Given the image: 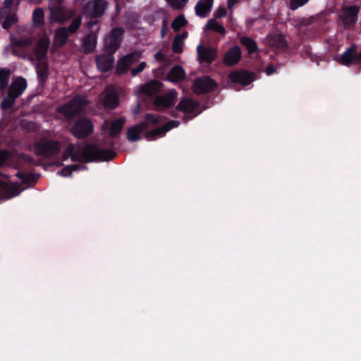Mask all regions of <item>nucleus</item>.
<instances>
[{"mask_svg": "<svg viewBox=\"0 0 361 361\" xmlns=\"http://www.w3.org/2000/svg\"><path fill=\"white\" fill-rule=\"evenodd\" d=\"M60 149V144L54 140L41 139L34 146V152L37 155L49 157L56 153Z\"/></svg>", "mask_w": 361, "mask_h": 361, "instance_id": "5", "label": "nucleus"}, {"mask_svg": "<svg viewBox=\"0 0 361 361\" xmlns=\"http://www.w3.org/2000/svg\"><path fill=\"white\" fill-rule=\"evenodd\" d=\"M78 154L72 157L73 160L85 161H109L115 157V152L102 149L98 147L87 145L78 149Z\"/></svg>", "mask_w": 361, "mask_h": 361, "instance_id": "1", "label": "nucleus"}, {"mask_svg": "<svg viewBox=\"0 0 361 361\" xmlns=\"http://www.w3.org/2000/svg\"><path fill=\"white\" fill-rule=\"evenodd\" d=\"M124 30L121 27L113 29L104 38V46L111 53L115 52L121 45Z\"/></svg>", "mask_w": 361, "mask_h": 361, "instance_id": "6", "label": "nucleus"}, {"mask_svg": "<svg viewBox=\"0 0 361 361\" xmlns=\"http://www.w3.org/2000/svg\"><path fill=\"white\" fill-rule=\"evenodd\" d=\"M102 99L104 104L109 108H115L118 104V94L116 90L111 87L106 88Z\"/></svg>", "mask_w": 361, "mask_h": 361, "instance_id": "20", "label": "nucleus"}, {"mask_svg": "<svg viewBox=\"0 0 361 361\" xmlns=\"http://www.w3.org/2000/svg\"><path fill=\"white\" fill-rule=\"evenodd\" d=\"M106 8V4L103 0H93L90 1L85 8V13L90 18L101 16Z\"/></svg>", "mask_w": 361, "mask_h": 361, "instance_id": "11", "label": "nucleus"}, {"mask_svg": "<svg viewBox=\"0 0 361 361\" xmlns=\"http://www.w3.org/2000/svg\"><path fill=\"white\" fill-rule=\"evenodd\" d=\"M170 5L176 8H182L188 2V0H166Z\"/></svg>", "mask_w": 361, "mask_h": 361, "instance_id": "42", "label": "nucleus"}, {"mask_svg": "<svg viewBox=\"0 0 361 361\" xmlns=\"http://www.w3.org/2000/svg\"><path fill=\"white\" fill-rule=\"evenodd\" d=\"M198 103L190 99H183L178 106V110L184 114V119L187 121L192 119L199 114L197 111Z\"/></svg>", "mask_w": 361, "mask_h": 361, "instance_id": "8", "label": "nucleus"}, {"mask_svg": "<svg viewBox=\"0 0 361 361\" xmlns=\"http://www.w3.org/2000/svg\"><path fill=\"white\" fill-rule=\"evenodd\" d=\"M10 74L11 73L8 70H0V88L2 91L4 90L8 85Z\"/></svg>", "mask_w": 361, "mask_h": 361, "instance_id": "36", "label": "nucleus"}, {"mask_svg": "<svg viewBox=\"0 0 361 361\" xmlns=\"http://www.w3.org/2000/svg\"><path fill=\"white\" fill-rule=\"evenodd\" d=\"M359 58L361 59V52L359 54Z\"/></svg>", "mask_w": 361, "mask_h": 361, "instance_id": "56", "label": "nucleus"}, {"mask_svg": "<svg viewBox=\"0 0 361 361\" xmlns=\"http://www.w3.org/2000/svg\"><path fill=\"white\" fill-rule=\"evenodd\" d=\"M198 57L200 60L205 62L212 61L216 56V51L214 48L204 47L198 45L197 47Z\"/></svg>", "mask_w": 361, "mask_h": 361, "instance_id": "22", "label": "nucleus"}, {"mask_svg": "<svg viewBox=\"0 0 361 361\" xmlns=\"http://www.w3.org/2000/svg\"><path fill=\"white\" fill-rule=\"evenodd\" d=\"M226 15V10L223 6H219L214 12V16L216 18H222Z\"/></svg>", "mask_w": 361, "mask_h": 361, "instance_id": "46", "label": "nucleus"}, {"mask_svg": "<svg viewBox=\"0 0 361 361\" xmlns=\"http://www.w3.org/2000/svg\"><path fill=\"white\" fill-rule=\"evenodd\" d=\"M16 97H14L11 95H10V93L8 92V96L4 99L1 103V106L3 109H8L10 108L13 104L14 103V100Z\"/></svg>", "mask_w": 361, "mask_h": 361, "instance_id": "40", "label": "nucleus"}, {"mask_svg": "<svg viewBox=\"0 0 361 361\" xmlns=\"http://www.w3.org/2000/svg\"><path fill=\"white\" fill-rule=\"evenodd\" d=\"M238 0H227V6L230 10H232L233 6L237 4Z\"/></svg>", "mask_w": 361, "mask_h": 361, "instance_id": "48", "label": "nucleus"}, {"mask_svg": "<svg viewBox=\"0 0 361 361\" xmlns=\"http://www.w3.org/2000/svg\"><path fill=\"white\" fill-rule=\"evenodd\" d=\"M142 56L140 51H134L130 53L121 59L117 62L116 72L118 73H126L130 68L135 64Z\"/></svg>", "mask_w": 361, "mask_h": 361, "instance_id": "7", "label": "nucleus"}, {"mask_svg": "<svg viewBox=\"0 0 361 361\" xmlns=\"http://www.w3.org/2000/svg\"><path fill=\"white\" fill-rule=\"evenodd\" d=\"M68 39V32L65 28H60L56 32L54 45L62 46Z\"/></svg>", "mask_w": 361, "mask_h": 361, "instance_id": "31", "label": "nucleus"}, {"mask_svg": "<svg viewBox=\"0 0 361 361\" xmlns=\"http://www.w3.org/2000/svg\"><path fill=\"white\" fill-rule=\"evenodd\" d=\"M162 57H163L162 54H161V53H159H159H157V54H155V58H156V59H157V60H161V59H162Z\"/></svg>", "mask_w": 361, "mask_h": 361, "instance_id": "51", "label": "nucleus"}, {"mask_svg": "<svg viewBox=\"0 0 361 361\" xmlns=\"http://www.w3.org/2000/svg\"><path fill=\"white\" fill-rule=\"evenodd\" d=\"M93 126L87 119L79 120L72 128V133L78 137H85L92 130Z\"/></svg>", "mask_w": 361, "mask_h": 361, "instance_id": "14", "label": "nucleus"}, {"mask_svg": "<svg viewBox=\"0 0 361 361\" xmlns=\"http://www.w3.org/2000/svg\"><path fill=\"white\" fill-rule=\"evenodd\" d=\"M309 0H290V8L292 10H295L299 7L305 5L307 3Z\"/></svg>", "mask_w": 361, "mask_h": 361, "instance_id": "43", "label": "nucleus"}, {"mask_svg": "<svg viewBox=\"0 0 361 361\" xmlns=\"http://www.w3.org/2000/svg\"><path fill=\"white\" fill-rule=\"evenodd\" d=\"M13 0H5L4 1V4L6 8L11 7L13 5Z\"/></svg>", "mask_w": 361, "mask_h": 361, "instance_id": "50", "label": "nucleus"}, {"mask_svg": "<svg viewBox=\"0 0 361 361\" xmlns=\"http://www.w3.org/2000/svg\"><path fill=\"white\" fill-rule=\"evenodd\" d=\"M161 87V85L159 81L152 80L145 85L137 87L136 89V94L139 99L145 100L147 97L159 91Z\"/></svg>", "mask_w": 361, "mask_h": 361, "instance_id": "10", "label": "nucleus"}, {"mask_svg": "<svg viewBox=\"0 0 361 361\" xmlns=\"http://www.w3.org/2000/svg\"><path fill=\"white\" fill-rule=\"evenodd\" d=\"M113 53L109 55H100L97 59V64L98 68L103 72L107 71L109 70L114 62V59L112 55Z\"/></svg>", "mask_w": 361, "mask_h": 361, "instance_id": "24", "label": "nucleus"}, {"mask_svg": "<svg viewBox=\"0 0 361 361\" xmlns=\"http://www.w3.org/2000/svg\"><path fill=\"white\" fill-rule=\"evenodd\" d=\"M184 75L185 72L183 69L180 66H176L171 68L167 75V79L169 81L174 82L183 79Z\"/></svg>", "mask_w": 361, "mask_h": 361, "instance_id": "27", "label": "nucleus"}, {"mask_svg": "<svg viewBox=\"0 0 361 361\" xmlns=\"http://www.w3.org/2000/svg\"><path fill=\"white\" fill-rule=\"evenodd\" d=\"M81 169H85V166L82 164L81 165L74 164V165L68 166L65 167L61 171H58L57 174L59 176H61L68 177L71 174V173L73 171L81 170Z\"/></svg>", "mask_w": 361, "mask_h": 361, "instance_id": "32", "label": "nucleus"}, {"mask_svg": "<svg viewBox=\"0 0 361 361\" xmlns=\"http://www.w3.org/2000/svg\"><path fill=\"white\" fill-rule=\"evenodd\" d=\"M147 66L145 61L140 62L135 68L130 70V73L133 76H136L138 73H141Z\"/></svg>", "mask_w": 361, "mask_h": 361, "instance_id": "41", "label": "nucleus"}, {"mask_svg": "<svg viewBox=\"0 0 361 361\" xmlns=\"http://www.w3.org/2000/svg\"><path fill=\"white\" fill-rule=\"evenodd\" d=\"M87 103L85 97L77 96L66 104L59 106L58 111L66 118H71L78 114Z\"/></svg>", "mask_w": 361, "mask_h": 361, "instance_id": "3", "label": "nucleus"}, {"mask_svg": "<svg viewBox=\"0 0 361 361\" xmlns=\"http://www.w3.org/2000/svg\"><path fill=\"white\" fill-rule=\"evenodd\" d=\"M166 25L165 23H164V26H163V29H162V32L164 31V29H166Z\"/></svg>", "mask_w": 361, "mask_h": 361, "instance_id": "53", "label": "nucleus"}, {"mask_svg": "<svg viewBox=\"0 0 361 361\" xmlns=\"http://www.w3.org/2000/svg\"><path fill=\"white\" fill-rule=\"evenodd\" d=\"M177 96L178 93L176 90H171L164 95L156 97L154 99V104L157 108H167L173 104Z\"/></svg>", "mask_w": 361, "mask_h": 361, "instance_id": "15", "label": "nucleus"}, {"mask_svg": "<svg viewBox=\"0 0 361 361\" xmlns=\"http://www.w3.org/2000/svg\"><path fill=\"white\" fill-rule=\"evenodd\" d=\"M187 21L183 16H178L172 23V27L174 31L178 32L186 24Z\"/></svg>", "mask_w": 361, "mask_h": 361, "instance_id": "37", "label": "nucleus"}, {"mask_svg": "<svg viewBox=\"0 0 361 361\" xmlns=\"http://www.w3.org/2000/svg\"><path fill=\"white\" fill-rule=\"evenodd\" d=\"M214 0H199L195 6V13L200 18H205L211 11Z\"/></svg>", "mask_w": 361, "mask_h": 361, "instance_id": "23", "label": "nucleus"}, {"mask_svg": "<svg viewBox=\"0 0 361 361\" xmlns=\"http://www.w3.org/2000/svg\"><path fill=\"white\" fill-rule=\"evenodd\" d=\"M95 23V21H90L89 23H87V25L89 28H91Z\"/></svg>", "mask_w": 361, "mask_h": 361, "instance_id": "52", "label": "nucleus"}, {"mask_svg": "<svg viewBox=\"0 0 361 361\" xmlns=\"http://www.w3.org/2000/svg\"><path fill=\"white\" fill-rule=\"evenodd\" d=\"M51 11V18L54 21H64L67 17L64 15L66 9L63 7L59 6L54 8L53 6H49Z\"/></svg>", "mask_w": 361, "mask_h": 361, "instance_id": "26", "label": "nucleus"}, {"mask_svg": "<svg viewBox=\"0 0 361 361\" xmlns=\"http://www.w3.org/2000/svg\"><path fill=\"white\" fill-rule=\"evenodd\" d=\"M81 24V20L80 18H75L73 22L71 24L70 27H69V31L71 32H75L80 27Z\"/></svg>", "mask_w": 361, "mask_h": 361, "instance_id": "45", "label": "nucleus"}, {"mask_svg": "<svg viewBox=\"0 0 361 361\" xmlns=\"http://www.w3.org/2000/svg\"><path fill=\"white\" fill-rule=\"evenodd\" d=\"M230 78L232 82L239 83L242 85H249L253 81V75L245 72V71H237L230 74Z\"/></svg>", "mask_w": 361, "mask_h": 361, "instance_id": "21", "label": "nucleus"}, {"mask_svg": "<svg viewBox=\"0 0 361 361\" xmlns=\"http://www.w3.org/2000/svg\"><path fill=\"white\" fill-rule=\"evenodd\" d=\"M27 87L25 79L21 77L14 78L9 87L10 95L17 97L20 95Z\"/></svg>", "mask_w": 361, "mask_h": 361, "instance_id": "17", "label": "nucleus"}, {"mask_svg": "<svg viewBox=\"0 0 361 361\" xmlns=\"http://www.w3.org/2000/svg\"><path fill=\"white\" fill-rule=\"evenodd\" d=\"M50 44V40L47 35L43 36L38 42L37 46L35 50L37 59L39 60L36 66V71L38 75L43 80L47 77L48 68L44 61H42L46 56L47 51Z\"/></svg>", "mask_w": 361, "mask_h": 361, "instance_id": "2", "label": "nucleus"}, {"mask_svg": "<svg viewBox=\"0 0 361 361\" xmlns=\"http://www.w3.org/2000/svg\"><path fill=\"white\" fill-rule=\"evenodd\" d=\"M159 118L152 114L147 115L145 122L130 128L127 132V138L131 142H135L140 138L141 134L146 130L149 124L154 125L159 122Z\"/></svg>", "mask_w": 361, "mask_h": 361, "instance_id": "4", "label": "nucleus"}, {"mask_svg": "<svg viewBox=\"0 0 361 361\" xmlns=\"http://www.w3.org/2000/svg\"><path fill=\"white\" fill-rule=\"evenodd\" d=\"M22 189L18 184L11 183L5 178L0 180V196L4 199H10L18 195Z\"/></svg>", "mask_w": 361, "mask_h": 361, "instance_id": "9", "label": "nucleus"}, {"mask_svg": "<svg viewBox=\"0 0 361 361\" xmlns=\"http://www.w3.org/2000/svg\"><path fill=\"white\" fill-rule=\"evenodd\" d=\"M216 83L209 77L197 79L192 85V90L195 93L202 94L214 90Z\"/></svg>", "mask_w": 361, "mask_h": 361, "instance_id": "13", "label": "nucleus"}, {"mask_svg": "<svg viewBox=\"0 0 361 361\" xmlns=\"http://www.w3.org/2000/svg\"><path fill=\"white\" fill-rule=\"evenodd\" d=\"M268 42L271 47L277 49H283L286 47V42L281 34H273L268 37Z\"/></svg>", "mask_w": 361, "mask_h": 361, "instance_id": "25", "label": "nucleus"}, {"mask_svg": "<svg viewBox=\"0 0 361 361\" xmlns=\"http://www.w3.org/2000/svg\"><path fill=\"white\" fill-rule=\"evenodd\" d=\"M359 10L357 6L343 7L340 13V18L343 24L345 25L354 24L357 21Z\"/></svg>", "mask_w": 361, "mask_h": 361, "instance_id": "12", "label": "nucleus"}, {"mask_svg": "<svg viewBox=\"0 0 361 361\" xmlns=\"http://www.w3.org/2000/svg\"><path fill=\"white\" fill-rule=\"evenodd\" d=\"M17 175L21 179L22 183L26 185H31L34 180L33 177L30 175L23 173H18Z\"/></svg>", "mask_w": 361, "mask_h": 361, "instance_id": "44", "label": "nucleus"}, {"mask_svg": "<svg viewBox=\"0 0 361 361\" xmlns=\"http://www.w3.org/2000/svg\"><path fill=\"white\" fill-rule=\"evenodd\" d=\"M241 59L240 49L234 46L229 49L224 54V62L227 66L236 64Z\"/></svg>", "mask_w": 361, "mask_h": 361, "instance_id": "18", "label": "nucleus"}, {"mask_svg": "<svg viewBox=\"0 0 361 361\" xmlns=\"http://www.w3.org/2000/svg\"><path fill=\"white\" fill-rule=\"evenodd\" d=\"M183 38L180 35L175 37L173 42V50L174 52L180 53L183 49Z\"/></svg>", "mask_w": 361, "mask_h": 361, "instance_id": "38", "label": "nucleus"}, {"mask_svg": "<svg viewBox=\"0 0 361 361\" xmlns=\"http://www.w3.org/2000/svg\"><path fill=\"white\" fill-rule=\"evenodd\" d=\"M125 123L126 120L124 118L114 120L111 123L105 121L102 126V129L104 130H108L111 136H116L120 133Z\"/></svg>", "mask_w": 361, "mask_h": 361, "instance_id": "19", "label": "nucleus"}, {"mask_svg": "<svg viewBox=\"0 0 361 361\" xmlns=\"http://www.w3.org/2000/svg\"><path fill=\"white\" fill-rule=\"evenodd\" d=\"M31 44V39L28 37H23L20 39H12V52L14 54H17L16 52V48L25 47Z\"/></svg>", "mask_w": 361, "mask_h": 361, "instance_id": "33", "label": "nucleus"}, {"mask_svg": "<svg viewBox=\"0 0 361 361\" xmlns=\"http://www.w3.org/2000/svg\"><path fill=\"white\" fill-rule=\"evenodd\" d=\"M18 21V18L16 15H12L6 18L3 23V27L4 29H8L12 25L15 24Z\"/></svg>", "mask_w": 361, "mask_h": 361, "instance_id": "39", "label": "nucleus"}, {"mask_svg": "<svg viewBox=\"0 0 361 361\" xmlns=\"http://www.w3.org/2000/svg\"><path fill=\"white\" fill-rule=\"evenodd\" d=\"M359 60H360L359 55L355 56L353 54V49H350L342 55L339 61L341 64L348 66Z\"/></svg>", "mask_w": 361, "mask_h": 361, "instance_id": "28", "label": "nucleus"}, {"mask_svg": "<svg viewBox=\"0 0 361 361\" xmlns=\"http://www.w3.org/2000/svg\"><path fill=\"white\" fill-rule=\"evenodd\" d=\"M178 122L171 121L161 128H157L146 133V138L149 140H154L163 137L166 132L178 126Z\"/></svg>", "mask_w": 361, "mask_h": 361, "instance_id": "16", "label": "nucleus"}, {"mask_svg": "<svg viewBox=\"0 0 361 361\" xmlns=\"http://www.w3.org/2000/svg\"><path fill=\"white\" fill-rule=\"evenodd\" d=\"M137 113H138V109H136V110L135 111V114H137Z\"/></svg>", "mask_w": 361, "mask_h": 361, "instance_id": "55", "label": "nucleus"}, {"mask_svg": "<svg viewBox=\"0 0 361 361\" xmlns=\"http://www.w3.org/2000/svg\"><path fill=\"white\" fill-rule=\"evenodd\" d=\"M8 152L0 151V166H2L8 158Z\"/></svg>", "mask_w": 361, "mask_h": 361, "instance_id": "47", "label": "nucleus"}, {"mask_svg": "<svg viewBox=\"0 0 361 361\" xmlns=\"http://www.w3.org/2000/svg\"><path fill=\"white\" fill-rule=\"evenodd\" d=\"M44 11H42V9L38 8H36L34 12H33V14H32V20H33V23L35 26H39V25H41L43 24L44 23Z\"/></svg>", "mask_w": 361, "mask_h": 361, "instance_id": "35", "label": "nucleus"}, {"mask_svg": "<svg viewBox=\"0 0 361 361\" xmlns=\"http://www.w3.org/2000/svg\"><path fill=\"white\" fill-rule=\"evenodd\" d=\"M97 44V38L95 35H88L83 41V49L86 52L93 51Z\"/></svg>", "mask_w": 361, "mask_h": 361, "instance_id": "29", "label": "nucleus"}, {"mask_svg": "<svg viewBox=\"0 0 361 361\" xmlns=\"http://www.w3.org/2000/svg\"><path fill=\"white\" fill-rule=\"evenodd\" d=\"M205 30H212L218 33L224 35L226 30L224 27L215 19H209L204 27Z\"/></svg>", "mask_w": 361, "mask_h": 361, "instance_id": "30", "label": "nucleus"}, {"mask_svg": "<svg viewBox=\"0 0 361 361\" xmlns=\"http://www.w3.org/2000/svg\"><path fill=\"white\" fill-rule=\"evenodd\" d=\"M180 36L181 37H183V39H185V37H186V34L180 35Z\"/></svg>", "mask_w": 361, "mask_h": 361, "instance_id": "54", "label": "nucleus"}, {"mask_svg": "<svg viewBox=\"0 0 361 361\" xmlns=\"http://www.w3.org/2000/svg\"><path fill=\"white\" fill-rule=\"evenodd\" d=\"M240 42L247 48L250 54H253L257 51V46L254 40L249 37H243Z\"/></svg>", "mask_w": 361, "mask_h": 361, "instance_id": "34", "label": "nucleus"}, {"mask_svg": "<svg viewBox=\"0 0 361 361\" xmlns=\"http://www.w3.org/2000/svg\"><path fill=\"white\" fill-rule=\"evenodd\" d=\"M275 72V68L274 66H269L266 70L267 75H269Z\"/></svg>", "mask_w": 361, "mask_h": 361, "instance_id": "49", "label": "nucleus"}]
</instances>
